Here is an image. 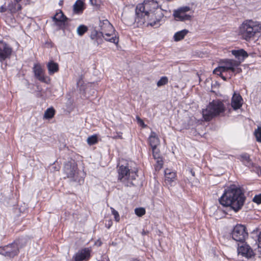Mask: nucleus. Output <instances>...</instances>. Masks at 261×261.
Segmentation results:
<instances>
[{"instance_id":"f257e3e1","label":"nucleus","mask_w":261,"mask_h":261,"mask_svg":"<svg viewBox=\"0 0 261 261\" xmlns=\"http://www.w3.org/2000/svg\"><path fill=\"white\" fill-rule=\"evenodd\" d=\"M246 199L242 189L235 185H231L225 189L219 202L221 205L230 207L235 212H238L243 207Z\"/></svg>"},{"instance_id":"f03ea898","label":"nucleus","mask_w":261,"mask_h":261,"mask_svg":"<svg viewBox=\"0 0 261 261\" xmlns=\"http://www.w3.org/2000/svg\"><path fill=\"white\" fill-rule=\"evenodd\" d=\"M261 33V22L252 19L244 20L238 28L241 38L250 42Z\"/></svg>"},{"instance_id":"7ed1b4c3","label":"nucleus","mask_w":261,"mask_h":261,"mask_svg":"<svg viewBox=\"0 0 261 261\" xmlns=\"http://www.w3.org/2000/svg\"><path fill=\"white\" fill-rule=\"evenodd\" d=\"M159 8V4L155 0H144L143 3L137 5L135 12V24L137 27H141L144 24L146 14L153 12Z\"/></svg>"},{"instance_id":"20e7f679","label":"nucleus","mask_w":261,"mask_h":261,"mask_svg":"<svg viewBox=\"0 0 261 261\" xmlns=\"http://www.w3.org/2000/svg\"><path fill=\"white\" fill-rule=\"evenodd\" d=\"M226 110L224 101L219 99L213 100L207 105L205 109H202V117L205 121H210L213 118L223 115Z\"/></svg>"},{"instance_id":"39448f33","label":"nucleus","mask_w":261,"mask_h":261,"mask_svg":"<svg viewBox=\"0 0 261 261\" xmlns=\"http://www.w3.org/2000/svg\"><path fill=\"white\" fill-rule=\"evenodd\" d=\"M117 180L122 183L125 187H131L135 186L133 181L136 180L138 175V170H131L128 165H121L117 169Z\"/></svg>"},{"instance_id":"423d86ee","label":"nucleus","mask_w":261,"mask_h":261,"mask_svg":"<svg viewBox=\"0 0 261 261\" xmlns=\"http://www.w3.org/2000/svg\"><path fill=\"white\" fill-rule=\"evenodd\" d=\"M100 32L104 35L103 39L107 41L117 45L119 37L115 34V30L108 19L100 20L99 23Z\"/></svg>"},{"instance_id":"0eeeda50","label":"nucleus","mask_w":261,"mask_h":261,"mask_svg":"<svg viewBox=\"0 0 261 261\" xmlns=\"http://www.w3.org/2000/svg\"><path fill=\"white\" fill-rule=\"evenodd\" d=\"M164 16L163 10L162 9H157L153 12H151L148 14H146L145 21L143 25L159 27L161 25V21Z\"/></svg>"},{"instance_id":"6e6552de","label":"nucleus","mask_w":261,"mask_h":261,"mask_svg":"<svg viewBox=\"0 0 261 261\" xmlns=\"http://www.w3.org/2000/svg\"><path fill=\"white\" fill-rule=\"evenodd\" d=\"M232 238L241 243H245V240L248 237L246 226L244 225L238 224L233 228L231 233Z\"/></svg>"},{"instance_id":"1a4fd4ad","label":"nucleus","mask_w":261,"mask_h":261,"mask_svg":"<svg viewBox=\"0 0 261 261\" xmlns=\"http://www.w3.org/2000/svg\"><path fill=\"white\" fill-rule=\"evenodd\" d=\"M33 72L35 77L40 82L47 84L50 83V79L45 75V70L40 63L34 64Z\"/></svg>"},{"instance_id":"9d476101","label":"nucleus","mask_w":261,"mask_h":261,"mask_svg":"<svg viewBox=\"0 0 261 261\" xmlns=\"http://www.w3.org/2000/svg\"><path fill=\"white\" fill-rule=\"evenodd\" d=\"M13 53L12 47L3 40H0V62L11 58Z\"/></svg>"},{"instance_id":"9b49d317","label":"nucleus","mask_w":261,"mask_h":261,"mask_svg":"<svg viewBox=\"0 0 261 261\" xmlns=\"http://www.w3.org/2000/svg\"><path fill=\"white\" fill-rule=\"evenodd\" d=\"M77 170V164L75 161L70 159L64 164L63 171L67 178H73Z\"/></svg>"},{"instance_id":"f8f14e48","label":"nucleus","mask_w":261,"mask_h":261,"mask_svg":"<svg viewBox=\"0 0 261 261\" xmlns=\"http://www.w3.org/2000/svg\"><path fill=\"white\" fill-rule=\"evenodd\" d=\"M190 10V8L188 6L180 7L173 12V16L174 18L179 21L190 20L191 19L192 16L186 14V13Z\"/></svg>"},{"instance_id":"ddd939ff","label":"nucleus","mask_w":261,"mask_h":261,"mask_svg":"<svg viewBox=\"0 0 261 261\" xmlns=\"http://www.w3.org/2000/svg\"><path fill=\"white\" fill-rule=\"evenodd\" d=\"M91 249L86 247L79 250L73 256L74 261H88L91 258Z\"/></svg>"},{"instance_id":"4468645a","label":"nucleus","mask_w":261,"mask_h":261,"mask_svg":"<svg viewBox=\"0 0 261 261\" xmlns=\"http://www.w3.org/2000/svg\"><path fill=\"white\" fill-rule=\"evenodd\" d=\"M4 251L5 256L13 258L17 255L19 252L18 244L14 241L13 243L6 246Z\"/></svg>"},{"instance_id":"2eb2a0df","label":"nucleus","mask_w":261,"mask_h":261,"mask_svg":"<svg viewBox=\"0 0 261 261\" xmlns=\"http://www.w3.org/2000/svg\"><path fill=\"white\" fill-rule=\"evenodd\" d=\"M147 141L148 144L151 148L152 153L160 151L159 149L157 148L158 146L160 145V140L155 132H151Z\"/></svg>"},{"instance_id":"dca6fc26","label":"nucleus","mask_w":261,"mask_h":261,"mask_svg":"<svg viewBox=\"0 0 261 261\" xmlns=\"http://www.w3.org/2000/svg\"><path fill=\"white\" fill-rule=\"evenodd\" d=\"M238 159L243 163V164L250 169L254 170L258 169L257 165L253 162L248 153H243L240 154Z\"/></svg>"},{"instance_id":"f3484780","label":"nucleus","mask_w":261,"mask_h":261,"mask_svg":"<svg viewBox=\"0 0 261 261\" xmlns=\"http://www.w3.org/2000/svg\"><path fill=\"white\" fill-rule=\"evenodd\" d=\"M238 251L239 254L247 258H250L254 255L252 248L248 244L244 243L242 246L238 247Z\"/></svg>"},{"instance_id":"a211bd4d","label":"nucleus","mask_w":261,"mask_h":261,"mask_svg":"<svg viewBox=\"0 0 261 261\" xmlns=\"http://www.w3.org/2000/svg\"><path fill=\"white\" fill-rule=\"evenodd\" d=\"M53 19L58 25L60 26L65 25V22L68 20V18L64 15L61 10H59L53 17Z\"/></svg>"},{"instance_id":"6ab92c4d","label":"nucleus","mask_w":261,"mask_h":261,"mask_svg":"<svg viewBox=\"0 0 261 261\" xmlns=\"http://www.w3.org/2000/svg\"><path fill=\"white\" fill-rule=\"evenodd\" d=\"M8 11L11 14H14L21 11L22 9V5L19 2L15 1H10L7 5Z\"/></svg>"},{"instance_id":"aec40b11","label":"nucleus","mask_w":261,"mask_h":261,"mask_svg":"<svg viewBox=\"0 0 261 261\" xmlns=\"http://www.w3.org/2000/svg\"><path fill=\"white\" fill-rule=\"evenodd\" d=\"M103 35L99 31L93 29L91 31L90 37L96 43L97 45L101 44L103 42Z\"/></svg>"},{"instance_id":"412c9836","label":"nucleus","mask_w":261,"mask_h":261,"mask_svg":"<svg viewBox=\"0 0 261 261\" xmlns=\"http://www.w3.org/2000/svg\"><path fill=\"white\" fill-rule=\"evenodd\" d=\"M152 156L153 159L156 160V164L154 165L155 169L156 171H159L163 168L164 165V161L160 151L152 153Z\"/></svg>"},{"instance_id":"4be33fe9","label":"nucleus","mask_w":261,"mask_h":261,"mask_svg":"<svg viewBox=\"0 0 261 261\" xmlns=\"http://www.w3.org/2000/svg\"><path fill=\"white\" fill-rule=\"evenodd\" d=\"M242 97L239 94H234L231 98V105L232 108L235 110L240 109L242 106Z\"/></svg>"},{"instance_id":"5701e85b","label":"nucleus","mask_w":261,"mask_h":261,"mask_svg":"<svg viewBox=\"0 0 261 261\" xmlns=\"http://www.w3.org/2000/svg\"><path fill=\"white\" fill-rule=\"evenodd\" d=\"M47 68L49 75H53L59 70V64L54 61H50L47 64Z\"/></svg>"},{"instance_id":"b1692460","label":"nucleus","mask_w":261,"mask_h":261,"mask_svg":"<svg viewBox=\"0 0 261 261\" xmlns=\"http://www.w3.org/2000/svg\"><path fill=\"white\" fill-rule=\"evenodd\" d=\"M84 3L82 0H77L73 6V12L76 14L83 13L84 10Z\"/></svg>"},{"instance_id":"393cba45","label":"nucleus","mask_w":261,"mask_h":261,"mask_svg":"<svg viewBox=\"0 0 261 261\" xmlns=\"http://www.w3.org/2000/svg\"><path fill=\"white\" fill-rule=\"evenodd\" d=\"M165 180L168 182L171 183L174 181L176 177V172L172 171L170 169H166L165 170Z\"/></svg>"},{"instance_id":"a878e982","label":"nucleus","mask_w":261,"mask_h":261,"mask_svg":"<svg viewBox=\"0 0 261 261\" xmlns=\"http://www.w3.org/2000/svg\"><path fill=\"white\" fill-rule=\"evenodd\" d=\"M226 67L227 66H226L225 65L224 66H219L214 69V73L219 75L224 81H226L227 78L223 74L224 72L229 71Z\"/></svg>"},{"instance_id":"bb28decb","label":"nucleus","mask_w":261,"mask_h":261,"mask_svg":"<svg viewBox=\"0 0 261 261\" xmlns=\"http://www.w3.org/2000/svg\"><path fill=\"white\" fill-rule=\"evenodd\" d=\"M231 53L234 56H235L236 58L238 59H240L241 58L244 59L248 57V53L243 49L232 50L231 51Z\"/></svg>"},{"instance_id":"cd10ccee","label":"nucleus","mask_w":261,"mask_h":261,"mask_svg":"<svg viewBox=\"0 0 261 261\" xmlns=\"http://www.w3.org/2000/svg\"><path fill=\"white\" fill-rule=\"evenodd\" d=\"M56 114V110L53 107H51L47 108L44 112L43 115V118L45 119H50L53 118Z\"/></svg>"},{"instance_id":"c85d7f7f","label":"nucleus","mask_w":261,"mask_h":261,"mask_svg":"<svg viewBox=\"0 0 261 261\" xmlns=\"http://www.w3.org/2000/svg\"><path fill=\"white\" fill-rule=\"evenodd\" d=\"M187 30H183L175 33L174 35V39L175 41H179L184 38L185 36L188 34Z\"/></svg>"},{"instance_id":"c756f323","label":"nucleus","mask_w":261,"mask_h":261,"mask_svg":"<svg viewBox=\"0 0 261 261\" xmlns=\"http://www.w3.org/2000/svg\"><path fill=\"white\" fill-rule=\"evenodd\" d=\"M225 66H227L226 68L228 69L229 71H231L233 73H234L236 70V64L234 61L232 60L227 61L225 62Z\"/></svg>"},{"instance_id":"7c9ffc66","label":"nucleus","mask_w":261,"mask_h":261,"mask_svg":"<svg viewBox=\"0 0 261 261\" xmlns=\"http://www.w3.org/2000/svg\"><path fill=\"white\" fill-rule=\"evenodd\" d=\"M87 143L89 145H92L98 142V137L96 135H93L89 137L87 139Z\"/></svg>"},{"instance_id":"2f4dec72","label":"nucleus","mask_w":261,"mask_h":261,"mask_svg":"<svg viewBox=\"0 0 261 261\" xmlns=\"http://www.w3.org/2000/svg\"><path fill=\"white\" fill-rule=\"evenodd\" d=\"M254 135L258 142H261V126H258L254 132Z\"/></svg>"},{"instance_id":"473e14b6","label":"nucleus","mask_w":261,"mask_h":261,"mask_svg":"<svg viewBox=\"0 0 261 261\" xmlns=\"http://www.w3.org/2000/svg\"><path fill=\"white\" fill-rule=\"evenodd\" d=\"M88 27L85 25H80L77 29L79 35L82 36L88 31Z\"/></svg>"},{"instance_id":"72a5a7b5","label":"nucleus","mask_w":261,"mask_h":261,"mask_svg":"<svg viewBox=\"0 0 261 261\" xmlns=\"http://www.w3.org/2000/svg\"><path fill=\"white\" fill-rule=\"evenodd\" d=\"M168 83V79L167 76H162L160 80L157 82L158 87H160L167 84Z\"/></svg>"},{"instance_id":"f704fd0d","label":"nucleus","mask_w":261,"mask_h":261,"mask_svg":"<svg viewBox=\"0 0 261 261\" xmlns=\"http://www.w3.org/2000/svg\"><path fill=\"white\" fill-rule=\"evenodd\" d=\"M135 214L138 217H142L146 213L145 209L143 207H138L135 210Z\"/></svg>"},{"instance_id":"c9c22d12","label":"nucleus","mask_w":261,"mask_h":261,"mask_svg":"<svg viewBox=\"0 0 261 261\" xmlns=\"http://www.w3.org/2000/svg\"><path fill=\"white\" fill-rule=\"evenodd\" d=\"M112 214L114 215L115 220L118 222L120 221V216L118 212L113 207H111Z\"/></svg>"},{"instance_id":"e433bc0d","label":"nucleus","mask_w":261,"mask_h":261,"mask_svg":"<svg viewBox=\"0 0 261 261\" xmlns=\"http://www.w3.org/2000/svg\"><path fill=\"white\" fill-rule=\"evenodd\" d=\"M253 201L258 204H261V194L255 195L253 198Z\"/></svg>"},{"instance_id":"4c0bfd02","label":"nucleus","mask_w":261,"mask_h":261,"mask_svg":"<svg viewBox=\"0 0 261 261\" xmlns=\"http://www.w3.org/2000/svg\"><path fill=\"white\" fill-rule=\"evenodd\" d=\"M136 119L137 120L138 123L143 128H145L147 127V125L145 124L143 121V120L141 119L139 116L136 117Z\"/></svg>"},{"instance_id":"58836bf2","label":"nucleus","mask_w":261,"mask_h":261,"mask_svg":"<svg viewBox=\"0 0 261 261\" xmlns=\"http://www.w3.org/2000/svg\"><path fill=\"white\" fill-rule=\"evenodd\" d=\"M116 135H114L112 137V138L114 139H122V133L121 132H117Z\"/></svg>"},{"instance_id":"ea45409f","label":"nucleus","mask_w":261,"mask_h":261,"mask_svg":"<svg viewBox=\"0 0 261 261\" xmlns=\"http://www.w3.org/2000/svg\"><path fill=\"white\" fill-rule=\"evenodd\" d=\"M257 242L258 247L261 248V231L259 232L257 236Z\"/></svg>"},{"instance_id":"a19ab883","label":"nucleus","mask_w":261,"mask_h":261,"mask_svg":"<svg viewBox=\"0 0 261 261\" xmlns=\"http://www.w3.org/2000/svg\"><path fill=\"white\" fill-rule=\"evenodd\" d=\"M8 11L7 9V6L3 5L0 7V12L1 13H4Z\"/></svg>"},{"instance_id":"79ce46f5","label":"nucleus","mask_w":261,"mask_h":261,"mask_svg":"<svg viewBox=\"0 0 261 261\" xmlns=\"http://www.w3.org/2000/svg\"><path fill=\"white\" fill-rule=\"evenodd\" d=\"M112 221L111 220H110L108 222V228H110L112 225Z\"/></svg>"},{"instance_id":"37998d69","label":"nucleus","mask_w":261,"mask_h":261,"mask_svg":"<svg viewBox=\"0 0 261 261\" xmlns=\"http://www.w3.org/2000/svg\"><path fill=\"white\" fill-rule=\"evenodd\" d=\"M147 233H148V232H146L145 230H143L142 234V235L144 236V235H146Z\"/></svg>"},{"instance_id":"c03bdc74","label":"nucleus","mask_w":261,"mask_h":261,"mask_svg":"<svg viewBox=\"0 0 261 261\" xmlns=\"http://www.w3.org/2000/svg\"><path fill=\"white\" fill-rule=\"evenodd\" d=\"M191 173L192 176H195V172L192 170H191Z\"/></svg>"},{"instance_id":"a18cd8bd","label":"nucleus","mask_w":261,"mask_h":261,"mask_svg":"<svg viewBox=\"0 0 261 261\" xmlns=\"http://www.w3.org/2000/svg\"><path fill=\"white\" fill-rule=\"evenodd\" d=\"M62 3H63V2H62V1H60V3H59V4H60V5H62Z\"/></svg>"}]
</instances>
